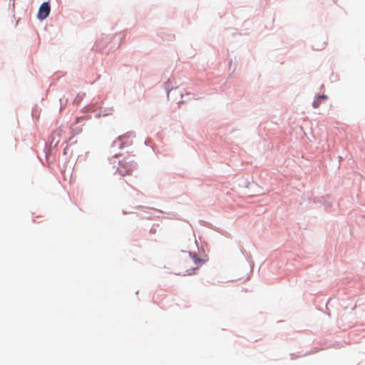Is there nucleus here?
Returning a JSON list of instances; mask_svg holds the SVG:
<instances>
[{
	"mask_svg": "<svg viewBox=\"0 0 365 365\" xmlns=\"http://www.w3.org/2000/svg\"><path fill=\"white\" fill-rule=\"evenodd\" d=\"M133 134L127 133L122 136H120L118 140L120 142L119 147L123 148L125 145H130L133 143Z\"/></svg>",
	"mask_w": 365,
	"mask_h": 365,
	"instance_id": "nucleus-4",
	"label": "nucleus"
},
{
	"mask_svg": "<svg viewBox=\"0 0 365 365\" xmlns=\"http://www.w3.org/2000/svg\"><path fill=\"white\" fill-rule=\"evenodd\" d=\"M321 104V101L317 98L314 101H313V103H312V106L314 108H317L319 106V105Z\"/></svg>",
	"mask_w": 365,
	"mask_h": 365,
	"instance_id": "nucleus-5",
	"label": "nucleus"
},
{
	"mask_svg": "<svg viewBox=\"0 0 365 365\" xmlns=\"http://www.w3.org/2000/svg\"><path fill=\"white\" fill-rule=\"evenodd\" d=\"M51 7L49 6V4L48 2L43 3L38 12V18L39 19H45L50 14Z\"/></svg>",
	"mask_w": 365,
	"mask_h": 365,
	"instance_id": "nucleus-3",
	"label": "nucleus"
},
{
	"mask_svg": "<svg viewBox=\"0 0 365 365\" xmlns=\"http://www.w3.org/2000/svg\"><path fill=\"white\" fill-rule=\"evenodd\" d=\"M320 101L325 100L327 98V96L325 95H322L317 97Z\"/></svg>",
	"mask_w": 365,
	"mask_h": 365,
	"instance_id": "nucleus-6",
	"label": "nucleus"
},
{
	"mask_svg": "<svg viewBox=\"0 0 365 365\" xmlns=\"http://www.w3.org/2000/svg\"><path fill=\"white\" fill-rule=\"evenodd\" d=\"M135 165L130 158H124L118 162V171L123 175H129L132 173Z\"/></svg>",
	"mask_w": 365,
	"mask_h": 365,
	"instance_id": "nucleus-2",
	"label": "nucleus"
},
{
	"mask_svg": "<svg viewBox=\"0 0 365 365\" xmlns=\"http://www.w3.org/2000/svg\"><path fill=\"white\" fill-rule=\"evenodd\" d=\"M203 261L196 255L188 254L179 262L180 273L183 275H191L199 268Z\"/></svg>",
	"mask_w": 365,
	"mask_h": 365,
	"instance_id": "nucleus-1",
	"label": "nucleus"
}]
</instances>
